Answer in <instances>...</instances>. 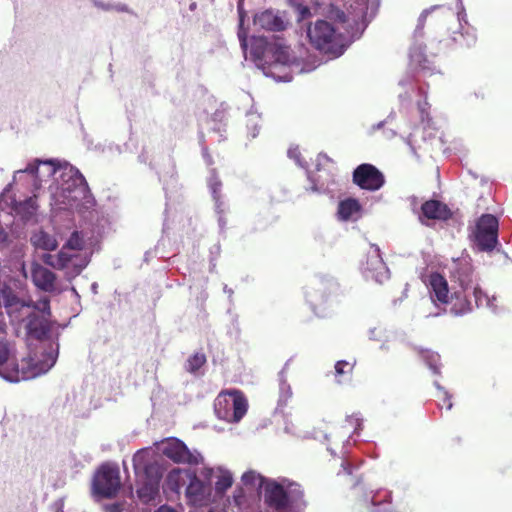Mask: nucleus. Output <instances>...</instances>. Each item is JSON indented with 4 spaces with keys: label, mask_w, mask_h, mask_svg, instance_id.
Here are the masks:
<instances>
[{
    "label": "nucleus",
    "mask_w": 512,
    "mask_h": 512,
    "mask_svg": "<svg viewBox=\"0 0 512 512\" xmlns=\"http://www.w3.org/2000/svg\"><path fill=\"white\" fill-rule=\"evenodd\" d=\"M15 343L7 339V335L0 336V376L10 382H19L35 378L46 373L55 363L51 353L29 354L18 363L15 359Z\"/></svg>",
    "instance_id": "obj_1"
},
{
    "label": "nucleus",
    "mask_w": 512,
    "mask_h": 512,
    "mask_svg": "<svg viewBox=\"0 0 512 512\" xmlns=\"http://www.w3.org/2000/svg\"><path fill=\"white\" fill-rule=\"evenodd\" d=\"M4 306L13 321L24 323L28 336L41 340L51 330L50 317L52 315L48 297L40 299L37 303H25L15 295H6Z\"/></svg>",
    "instance_id": "obj_2"
},
{
    "label": "nucleus",
    "mask_w": 512,
    "mask_h": 512,
    "mask_svg": "<svg viewBox=\"0 0 512 512\" xmlns=\"http://www.w3.org/2000/svg\"><path fill=\"white\" fill-rule=\"evenodd\" d=\"M264 503L276 512H287L292 508L306 507L302 486L294 481L283 479L266 480L264 483Z\"/></svg>",
    "instance_id": "obj_3"
},
{
    "label": "nucleus",
    "mask_w": 512,
    "mask_h": 512,
    "mask_svg": "<svg viewBox=\"0 0 512 512\" xmlns=\"http://www.w3.org/2000/svg\"><path fill=\"white\" fill-rule=\"evenodd\" d=\"M307 36L311 45L325 54L339 56L344 50V37L335 27L325 20H317L310 24Z\"/></svg>",
    "instance_id": "obj_4"
},
{
    "label": "nucleus",
    "mask_w": 512,
    "mask_h": 512,
    "mask_svg": "<svg viewBox=\"0 0 512 512\" xmlns=\"http://www.w3.org/2000/svg\"><path fill=\"white\" fill-rule=\"evenodd\" d=\"M248 400L241 390L221 391L214 401L217 417L229 423H238L247 413Z\"/></svg>",
    "instance_id": "obj_5"
},
{
    "label": "nucleus",
    "mask_w": 512,
    "mask_h": 512,
    "mask_svg": "<svg viewBox=\"0 0 512 512\" xmlns=\"http://www.w3.org/2000/svg\"><path fill=\"white\" fill-rule=\"evenodd\" d=\"M62 184L56 193L59 204L73 206L76 202L85 199L89 193L88 183L79 170L70 167L62 175Z\"/></svg>",
    "instance_id": "obj_6"
},
{
    "label": "nucleus",
    "mask_w": 512,
    "mask_h": 512,
    "mask_svg": "<svg viewBox=\"0 0 512 512\" xmlns=\"http://www.w3.org/2000/svg\"><path fill=\"white\" fill-rule=\"evenodd\" d=\"M133 466L136 473L143 472L147 480L137 489V496L142 503L154 500L159 492L161 478L160 467L156 462L145 461V453L138 451L133 457Z\"/></svg>",
    "instance_id": "obj_7"
},
{
    "label": "nucleus",
    "mask_w": 512,
    "mask_h": 512,
    "mask_svg": "<svg viewBox=\"0 0 512 512\" xmlns=\"http://www.w3.org/2000/svg\"><path fill=\"white\" fill-rule=\"evenodd\" d=\"M121 487L120 472L117 467L102 465L93 479L94 493L102 498H113Z\"/></svg>",
    "instance_id": "obj_8"
},
{
    "label": "nucleus",
    "mask_w": 512,
    "mask_h": 512,
    "mask_svg": "<svg viewBox=\"0 0 512 512\" xmlns=\"http://www.w3.org/2000/svg\"><path fill=\"white\" fill-rule=\"evenodd\" d=\"M498 219L492 214H483L476 222L475 242L481 251H491L498 243Z\"/></svg>",
    "instance_id": "obj_9"
},
{
    "label": "nucleus",
    "mask_w": 512,
    "mask_h": 512,
    "mask_svg": "<svg viewBox=\"0 0 512 512\" xmlns=\"http://www.w3.org/2000/svg\"><path fill=\"white\" fill-rule=\"evenodd\" d=\"M352 180L355 185L368 191H377L385 183L383 173L377 167L369 163H363L357 166L353 171Z\"/></svg>",
    "instance_id": "obj_10"
},
{
    "label": "nucleus",
    "mask_w": 512,
    "mask_h": 512,
    "mask_svg": "<svg viewBox=\"0 0 512 512\" xmlns=\"http://www.w3.org/2000/svg\"><path fill=\"white\" fill-rule=\"evenodd\" d=\"M162 453L178 464L197 465L201 460L200 454L190 451L186 444L177 438H168L164 441Z\"/></svg>",
    "instance_id": "obj_11"
},
{
    "label": "nucleus",
    "mask_w": 512,
    "mask_h": 512,
    "mask_svg": "<svg viewBox=\"0 0 512 512\" xmlns=\"http://www.w3.org/2000/svg\"><path fill=\"white\" fill-rule=\"evenodd\" d=\"M451 278L466 291L473 286L474 269L470 259L460 258L453 262Z\"/></svg>",
    "instance_id": "obj_12"
},
{
    "label": "nucleus",
    "mask_w": 512,
    "mask_h": 512,
    "mask_svg": "<svg viewBox=\"0 0 512 512\" xmlns=\"http://www.w3.org/2000/svg\"><path fill=\"white\" fill-rule=\"evenodd\" d=\"M427 286L433 301L448 304L452 298L449 294L448 282L443 275L433 272L428 276Z\"/></svg>",
    "instance_id": "obj_13"
},
{
    "label": "nucleus",
    "mask_w": 512,
    "mask_h": 512,
    "mask_svg": "<svg viewBox=\"0 0 512 512\" xmlns=\"http://www.w3.org/2000/svg\"><path fill=\"white\" fill-rule=\"evenodd\" d=\"M31 277L34 285L40 290L45 292L55 291L57 276L45 266L34 263L31 267Z\"/></svg>",
    "instance_id": "obj_14"
},
{
    "label": "nucleus",
    "mask_w": 512,
    "mask_h": 512,
    "mask_svg": "<svg viewBox=\"0 0 512 512\" xmlns=\"http://www.w3.org/2000/svg\"><path fill=\"white\" fill-rule=\"evenodd\" d=\"M57 171L56 165L53 161H41L34 160V162L29 163L24 170L20 172L29 173L35 177L38 181H43L45 179L51 178Z\"/></svg>",
    "instance_id": "obj_15"
},
{
    "label": "nucleus",
    "mask_w": 512,
    "mask_h": 512,
    "mask_svg": "<svg viewBox=\"0 0 512 512\" xmlns=\"http://www.w3.org/2000/svg\"><path fill=\"white\" fill-rule=\"evenodd\" d=\"M58 256V263H56V269L57 270H63L70 267L76 268L77 272H80L86 265L87 261L82 260L78 253L69 250L65 247H62L61 250L57 254Z\"/></svg>",
    "instance_id": "obj_16"
},
{
    "label": "nucleus",
    "mask_w": 512,
    "mask_h": 512,
    "mask_svg": "<svg viewBox=\"0 0 512 512\" xmlns=\"http://www.w3.org/2000/svg\"><path fill=\"white\" fill-rule=\"evenodd\" d=\"M421 211L426 218L434 220H447L452 215L448 206L438 200L424 202Z\"/></svg>",
    "instance_id": "obj_17"
},
{
    "label": "nucleus",
    "mask_w": 512,
    "mask_h": 512,
    "mask_svg": "<svg viewBox=\"0 0 512 512\" xmlns=\"http://www.w3.org/2000/svg\"><path fill=\"white\" fill-rule=\"evenodd\" d=\"M254 25L268 31H282L285 29L282 18L270 10L255 15Z\"/></svg>",
    "instance_id": "obj_18"
},
{
    "label": "nucleus",
    "mask_w": 512,
    "mask_h": 512,
    "mask_svg": "<svg viewBox=\"0 0 512 512\" xmlns=\"http://www.w3.org/2000/svg\"><path fill=\"white\" fill-rule=\"evenodd\" d=\"M31 243L38 249L53 251L58 247V242L53 235L40 230L31 236Z\"/></svg>",
    "instance_id": "obj_19"
},
{
    "label": "nucleus",
    "mask_w": 512,
    "mask_h": 512,
    "mask_svg": "<svg viewBox=\"0 0 512 512\" xmlns=\"http://www.w3.org/2000/svg\"><path fill=\"white\" fill-rule=\"evenodd\" d=\"M472 309V303L465 294V291L463 290V292H455L454 301L450 308L451 313L455 316H461L471 312Z\"/></svg>",
    "instance_id": "obj_20"
},
{
    "label": "nucleus",
    "mask_w": 512,
    "mask_h": 512,
    "mask_svg": "<svg viewBox=\"0 0 512 512\" xmlns=\"http://www.w3.org/2000/svg\"><path fill=\"white\" fill-rule=\"evenodd\" d=\"M361 205L357 199L348 198L341 201L338 205V215L342 220H349L354 214L358 213Z\"/></svg>",
    "instance_id": "obj_21"
},
{
    "label": "nucleus",
    "mask_w": 512,
    "mask_h": 512,
    "mask_svg": "<svg viewBox=\"0 0 512 512\" xmlns=\"http://www.w3.org/2000/svg\"><path fill=\"white\" fill-rule=\"evenodd\" d=\"M271 44H268L262 38H255L251 42V55L256 61H266V56L269 55Z\"/></svg>",
    "instance_id": "obj_22"
},
{
    "label": "nucleus",
    "mask_w": 512,
    "mask_h": 512,
    "mask_svg": "<svg viewBox=\"0 0 512 512\" xmlns=\"http://www.w3.org/2000/svg\"><path fill=\"white\" fill-rule=\"evenodd\" d=\"M269 54L272 55L276 63L285 65L290 62L289 51L285 46L271 44Z\"/></svg>",
    "instance_id": "obj_23"
},
{
    "label": "nucleus",
    "mask_w": 512,
    "mask_h": 512,
    "mask_svg": "<svg viewBox=\"0 0 512 512\" xmlns=\"http://www.w3.org/2000/svg\"><path fill=\"white\" fill-rule=\"evenodd\" d=\"M85 243L86 242L83 233L74 231L68 238L67 242L63 245V247L75 252H79L85 248Z\"/></svg>",
    "instance_id": "obj_24"
},
{
    "label": "nucleus",
    "mask_w": 512,
    "mask_h": 512,
    "mask_svg": "<svg viewBox=\"0 0 512 512\" xmlns=\"http://www.w3.org/2000/svg\"><path fill=\"white\" fill-rule=\"evenodd\" d=\"M452 40L455 46L460 49L470 48L476 43L474 35L463 32H455Z\"/></svg>",
    "instance_id": "obj_25"
},
{
    "label": "nucleus",
    "mask_w": 512,
    "mask_h": 512,
    "mask_svg": "<svg viewBox=\"0 0 512 512\" xmlns=\"http://www.w3.org/2000/svg\"><path fill=\"white\" fill-rule=\"evenodd\" d=\"M37 209L36 199L30 197L16 206V211L23 214L25 219H30Z\"/></svg>",
    "instance_id": "obj_26"
},
{
    "label": "nucleus",
    "mask_w": 512,
    "mask_h": 512,
    "mask_svg": "<svg viewBox=\"0 0 512 512\" xmlns=\"http://www.w3.org/2000/svg\"><path fill=\"white\" fill-rule=\"evenodd\" d=\"M206 363V356L203 353H195L190 356L186 363V370L195 373Z\"/></svg>",
    "instance_id": "obj_27"
},
{
    "label": "nucleus",
    "mask_w": 512,
    "mask_h": 512,
    "mask_svg": "<svg viewBox=\"0 0 512 512\" xmlns=\"http://www.w3.org/2000/svg\"><path fill=\"white\" fill-rule=\"evenodd\" d=\"M326 16L330 20H333L338 23H345L347 22V16L343 10L338 8L334 4H330L326 9Z\"/></svg>",
    "instance_id": "obj_28"
},
{
    "label": "nucleus",
    "mask_w": 512,
    "mask_h": 512,
    "mask_svg": "<svg viewBox=\"0 0 512 512\" xmlns=\"http://www.w3.org/2000/svg\"><path fill=\"white\" fill-rule=\"evenodd\" d=\"M208 186L210 188L214 202H219V198L221 197L222 182L215 172H213L209 178Z\"/></svg>",
    "instance_id": "obj_29"
},
{
    "label": "nucleus",
    "mask_w": 512,
    "mask_h": 512,
    "mask_svg": "<svg viewBox=\"0 0 512 512\" xmlns=\"http://www.w3.org/2000/svg\"><path fill=\"white\" fill-rule=\"evenodd\" d=\"M233 484V477L229 472L222 473L216 483L215 490L217 493H224L227 489H229Z\"/></svg>",
    "instance_id": "obj_30"
},
{
    "label": "nucleus",
    "mask_w": 512,
    "mask_h": 512,
    "mask_svg": "<svg viewBox=\"0 0 512 512\" xmlns=\"http://www.w3.org/2000/svg\"><path fill=\"white\" fill-rule=\"evenodd\" d=\"M353 368H354V364L353 363H350V362H347V361H344V360H340L338 362H336L335 364V374H336V377H338V382H342V377L343 376H347V375H351L352 374V371H353Z\"/></svg>",
    "instance_id": "obj_31"
},
{
    "label": "nucleus",
    "mask_w": 512,
    "mask_h": 512,
    "mask_svg": "<svg viewBox=\"0 0 512 512\" xmlns=\"http://www.w3.org/2000/svg\"><path fill=\"white\" fill-rule=\"evenodd\" d=\"M180 478H181V470L175 468L171 470L166 478L167 486L172 490L177 492L180 488Z\"/></svg>",
    "instance_id": "obj_32"
},
{
    "label": "nucleus",
    "mask_w": 512,
    "mask_h": 512,
    "mask_svg": "<svg viewBox=\"0 0 512 512\" xmlns=\"http://www.w3.org/2000/svg\"><path fill=\"white\" fill-rule=\"evenodd\" d=\"M473 296L476 307H488L490 305L489 297L482 291L479 286L473 287Z\"/></svg>",
    "instance_id": "obj_33"
},
{
    "label": "nucleus",
    "mask_w": 512,
    "mask_h": 512,
    "mask_svg": "<svg viewBox=\"0 0 512 512\" xmlns=\"http://www.w3.org/2000/svg\"><path fill=\"white\" fill-rule=\"evenodd\" d=\"M424 359H425L427 365L429 366V368L435 374H439L440 373V364H439L440 357H439L438 354L426 352L424 354Z\"/></svg>",
    "instance_id": "obj_34"
},
{
    "label": "nucleus",
    "mask_w": 512,
    "mask_h": 512,
    "mask_svg": "<svg viewBox=\"0 0 512 512\" xmlns=\"http://www.w3.org/2000/svg\"><path fill=\"white\" fill-rule=\"evenodd\" d=\"M202 489H203L202 482L194 475L191 478L190 483L186 489V494L188 496H197V495L201 494Z\"/></svg>",
    "instance_id": "obj_35"
},
{
    "label": "nucleus",
    "mask_w": 512,
    "mask_h": 512,
    "mask_svg": "<svg viewBox=\"0 0 512 512\" xmlns=\"http://www.w3.org/2000/svg\"><path fill=\"white\" fill-rule=\"evenodd\" d=\"M257 479L260 480L261 485L264 483V478L254 471H248L242 475V481L245 485H255Z\"/></svg>",
    "instance_id": "obj_36"
},
{
    "label": "nucleus",
    "mask_w": 512,
    "mask_h": 512,
    "mask_svg": "<svg viewBox=\"0 0 512 512\" xmlns=\"http://www.w3.org/2000/svg\"><path fill=\"white\" fill-rule=\"evenodd\" d=\"M439 399L441 401V408L445 407L447 410H450L452 408L451 396L448 394L447 391H440Z\"/></svg>",
    "instance_id": "obj_37"
},
{
    "label": "nucleus",
    "mask_w": 512,
    "mask_h": 512,
    "mask_svg": "<svg viewBox=\"0 0 512 512\" xmlns=\"http://www.w3.org/2000/svg\"><path fill=\"white\" fill-rule=\"evenodd\" d=\"M42 260L43 262L48 265V266H51L52 268L56 269V263H58V256H54V255H51V254H45L43 255L42 257Z\"/></svg>",
    "instance_id": "obj_38"
},
{
    "label": "nucleus",
    "mask_w": 512,
    "mask_h": 512,
    "mask_svg": "<svg viewBox=\"0 0 512 512\" xmlns=\"http://www.w3.org/2000/svg\"><path fill=\"white\" fill-rule=\"evenodd\" d=\"M215 206L218 213H224L225 207L224 202L221 200V197L219 198V202H215Z\"/></svg>",
    "instance_id": "obj_39"
},
{
    "label": "nucleus",
    "mask_w": 512,
    "mask_h": 512,
    "mask_svg": "<svg viewBox=\"0 0 512 512\" xmlns=\"http://www.w3.org/2000/svg\"><path fill=\"white\" fill-rule=\"evenodd\" d=\"M342 467L346 474H348V475L352 474V466L348 462H343Z\"/></svg>",
    "instance_id": "obj_40"
},
{
    "label": "nucleus",
    "mask_w": 512,
    "mask_h": 512,
    "mask_svg": "<svg viewBox=\"0 0 512 512\" xmlns=\"http://www.w3.org/2000/svg\"><path fill=\"white\" fill-rule=\"evenodd\" d=\"M155 512H177V511L168 507L167 505H163L160 508H158Z\"/></svg>",
    "instance_id": "obj_41"
},
{
    "label": "nucleus",
    "mask_w": 512,
    "mask_h": 512,
    "mask_svg": "<svg viewBox=\"0 0 512 512\" xmlns=\"http://www.w3.org/2000/svg\"><path fill=\"white\" fill-rule=\"evenodd\" d=\"M427 15H428V11H424V12L421 14V16H420V21H424V20H425V18L427 17Z\"/></svg>",
    "instance_id": "obj_42"
},
{
    "label": "nucleus",
    "mask_w": 512,
    "mask_h": 512,
    "mask_svg": "<svg viewBox=\"0 0 512 512\" xmlns=\"http://www.w3.org/2000/svg\"><path fill=\"white\" fill-rule=\"evenodd\" d=\"M240 41H241V45H242V47H244V48H245V47H246V39H245V38H241V37H240Z\"/></svg>",
    "instance_id": "obj_43"
}]
</instances>
